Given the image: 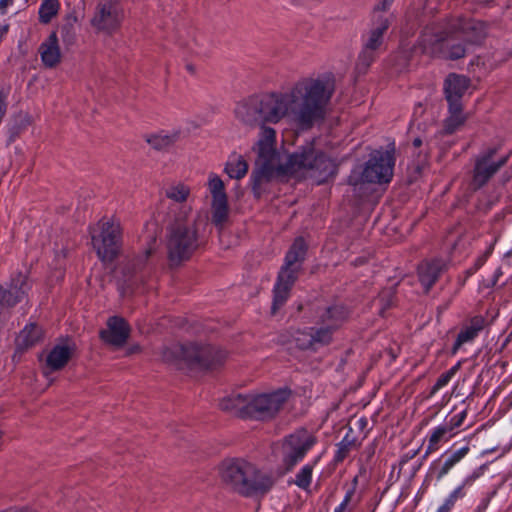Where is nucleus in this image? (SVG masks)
<instances>
[{"mask_svg":"<svg viewBox=\"0 0 512 512\" xmlns=\"http://www.w3.org/2000/svg\"><path fill=\"white\" fill-rule=\"evenodd\" d=\"M221 481L230 489L245 495H263L274 485L273 477L242 459H229L219 466Z\"/></svg>","mask_w":512,"mask_h":512,"instance_id":"3","label":"nucleus"},{"mask_svg":"<svg viewBox=\"0 0 512 512\" xmlns=\"http://www.w3.org/2000/svg\"><path fill=\"white\" fill-rule=\"evenodd\" d=\"M345 455H346L345 449L344 448H340L338 453H337L336 459L338 461H340V460L344 459Z\"/></svg>","mask_w":512,"mask_h":512,"instance_id":"44","label":"nucleus"},{"mask_svg":"<svg viewBox=\"0 0 512 512\" xmlns=\"http://www.w3.org/2000/svg\"><path fill=\"white\" fill-rule=\"evenodd\" d=\"M394 162L393 149L385 152L377 151L371 156L363 170L352 172L350 182L354 186L389 182L393 174Z\"/></svg>","mask_w":512,"mask_h":512,"instance_id":"9","label":"nucleus"},{"mask_svg":"<svg viewBox=\"0 0 512 512\" xmlns=\"http://www.w3.org/2000/svg\"><path fill=\"white\" fill-rule=\"evenodd\" d=\"M27 291L26 277L19 274L11 280L8 288L0 286V303L7 307L16 305L23 299Z\"/></svg>","mask_w":512,"mask_h":512,"instance_id":"20","label":"nucleus"},{"mask_svg":"<svg viewBox=\"0 0 512 512\" xmlns=\"http://www.w3.org/2000/svg\"><path fill=\"white\" fill-rule=\"evenodd\" d=\"M454 503H455V500L453 499V497L449 496L442 506H448L447 511L449 512L450 509L452 508V506L454 505Z\"/></svg>","mask_w":512,"mask_h":512,"instance_id":"43","label":"nucleus"},{"mask_svg":"<svg viewBox=\"0 0 512 512\" xmlns=\"http://www.w3.org/2000/svg\"><path fill=\"white\" fill-rule=\"evenodd\" d=\"M208 199L212 222L222 226L229 215L228 197L223 180L215 173H210L207 181Z\"/></svg>","mask_w":512,"mask_h":512,"instance_id":"10","label":"nucleus"},{"mask_svg":"<svg viewBox=\"0 0 512 512\" xmlns=\"http://www.w3.org/2000/svg\"><path fill=\"white\" fill-rule=\"evenodd\" d=\"M13 3V0H0V15L6 14L7 8Z\"/></svg>","mask_w":512,"mask_h":512,"instance_id":"40","label":"nucleus"},{"mask_svg":"<svg viewBox=\"0 0 512 512\" xmlns=\"http://www.w3.org/2000/svg\"><path fill=\"white\" fill-rule=\"evenodd\" d=\"M468 451V447H463L460 450L454 452L443 464L438 477L441 478L447 474L448 471L468 453Z\"/></svg>","mask_w":512,"mask_h":512,"instance_id":"31","label":"nucleus"},{"mask_svg":"<svg viewBox=\"0 0 512 512\" xmlns=\"http://www.w3.org/2000/svg\"><path fill=\"white\" fill-rule=\"evenodd\" d=\"M142 279L138 278L135 273V269L128 267L125 273V293L132 292L134 286L138 285Z\"/></svg>","mask_w":512,"mask_h":512,"instance_id":"34","label":"nucleus"},{"mask_svg":"<svg viewBox=\"0 0 512 512\" xmlns=\"http://www.w3.org/2000/svg\"><path fill=\"white\" fill-rule=\"evenodd\" d=\"M298 270L299 269H297V267L291 268L284 265L281 268L274 287V299L272 304L273 314H275L286 302L290 289L297 279Z\"/></svg>","mask_w":512,"mask_h":512,"instance_id":"13","label":"nucleus"},{"mask_svg":"<svg viewBox=\"0 0 512 512\" xmlns=\"http://www.w3.org/2000/svg\"><path fill=\"white\" fill-rule=\"evenodd\" d=\"M140 350H141L140 346L135 344L127 349V354L132 355V354L140 352Z\"/></svg>","mask_w":512,"mask_h":512,"instance_id":"42","label":"nucleus"},{"mask_svg":"<svg viewBox=\"0 0 512 512\" xmlns=\"http://www.w3.org/2000/svg\"><path fill=\"white\" fill-rule=\"evenodd\" d=\"M227 353L210 345H179L165 347L162 359L180 368L188 367L195 370L212 369L224 362Z\"/></svg>","mask_w":512,"mask_h":512,"instance_id":"6","label":"nucleus"},{"mask_svg":"<svg viewBox=\"0 0 512 512\" xmlns=\"http://www.w3.org/2000/svg\"><path fill=\"white\" fill-rule=\"evenodd\" d=\"M421 142H422V141H421V139L416 138V139L413 141V144H414V146L418 147V146H420V145H421Z\"/></svg>","mask_w":512,"mask_h":512,"instance_id":"45","label":"nucleus"},{"mask_svg":"<svg viewBox=\"0 0 512 512\" xmlns=\"http://www.w3.org/2000/svg\"><path fill=\"white\" fill-rule=\"evenodd\" d=\"M38 53L42 64L46 68H55L61 63L63 56L56 31L51 32V34L40 44Z\"/></svg>","mask_w":512,"mask_h":512,"instance_id":"17","label":"nucleus"},{"mask_svg":"<svg viewBox=\"0 0 512 512\" xmlns=\"http://www.w3.org/2000/svg\"><path fill=\"white\" fill-rule=\"evenodd\" d=\"M122 11L117 0H105L98 4L91 25L99 33L111 34L118 29Z\"/></svg>","mask_w":512,"mask_h":512,"instance_id":"11","label":"nucleus"},{"mask_svg":"<svg viewBox=\"0 0 512 512\" xmlns=\"http://www.w3.org/2000/svg\"><path fill=\"white\" fill-rule=\"evenodd\" d=\"M74 345L68 341L54 345L45 356L43 372L45 375L61 370L72 358Z\"/></svg>","mask_w":512,"mask_h":512,"instance_id":"14","label":"nucleus"},{"mask_svg":"<svg viewBox=\"0 0 512 512\" xmlns=\"http://www.w3.org/2000/svg\"><path fill=\"white\" fill-rule=\"evenodd\" d=\"M453 430V426H448V424H444L442 426L437 427L429 438L428 449L435 450L438 443L444 438V436Z\"/></svg>","mask_w":512,"mask_h":512,"instance_id":"32","label":"nucleus"},{"mask_svg":"<svg viewBox=\"0 0 512 512\" xmlns=\"http://www.w3.org/2000/svg\"><path fill=\"white\" fill-rule=\"evenodd\" d=\"M449 115L444 122V130L446 133H453L466 120V115L462 112V106L460 102L449 103Z\"/></svg>","mask_w":512,"mask_h":512,"instance_id":"25","label":"nucleus"},{"mask_svg":"<svg viewBox=\"0 0 512 512\" xmlns=\"http://www.w3.org/2000/svg\"><path fill=\"white\" fill-rule=\"evenodd\" d=\"M465 417H466V412L462 411V412L454 415L451 418L450 422L447 423V424H448V426H453V429L457 428V427H459L462 424V422H463Z\"/></svg>","mask_w":512,"mask_h":512,"instance_id":"36","label":"nucleus"},{"mask_svg":"<svg viewBox=\"0 0 512 512\" xmlns=\"http://www.w3.org/2000/svg\"><path fill=\"white\" fill-rule=\"evenodd\" d=\"M225 172L232 179H241L248 172V163L243 156L233 155L226 163Z\"/></svg>","mask_w":512,"mask_h":512,"instance_id":"27","label":"nucleus"},{"mask_svg":"<svg viewBox=\"0 0 512 512\" xmlns=\"http://www.w3.org/2000/svg\"><path fill=\"white\" fill-rule=\"evenodd\" d=\"M163 195L172 203L179 205V211L192 208L188 202L192 197V188L183 181H171L163 187Z\"/></svg>","mask_w":512,"mask_h":512,"instance_id":"18","label":"nucleus"},{"mask_svg":"<svg viewBox=\"0 0 512 512\" xmlns=\"http://www.w3.org/2000/svg\"><path fill=\"white\" fill-rule=\"evenodd\" d=\"M447 507H448V506H441V507L438 509V511H437V512H448V511H447Z\"/></svg>","mask_w":512,"mask_h":512,"instance_id":"46","label":"nucleus"},{"mask_svg":"<svg viewBox=\"0 0 512 512\" xmlns=\"http://www.w3.org/2000/svg\"><path fill=\"white\" fill-rule=\"evenodd\" d=\"M332 93L333 86L326 77H306L286 91L254 94L236 104V119L245 126L259 128L253 145L254 189L276 171L303 175L316 171L320 176L333 173V161L323 154L316 141L307 142L292 154L282 155L277 148V132L271 126L286 121L299 129H310L323 119Z\"/></svg>","mask_w":512,"mask_h":512,"instance_id":"1","label":"nucleus"},{"mask_svg":"<svg viewBox=\"0 0 512 512\" xmlns=\"http://www.w3.org/2000/svg\"><path fill=\"white\" fill-rule=\"evenodd\" d=\"M352 492H348L343 500V502L335 509L334 512H350V509L348 507L350 501H351V497H352Z\"/></svg>","mask_w":512,"mask_h":512,"instance_id":"37","label":"nucleus"},{"mask_svg":"<svg viewBox=\"0 0 512 512\" xmlns=\"http://www.w3.org/2000/svg\"><path fill=\"white\" fill-rule=\"evenodd\" d=\"M306 251V245L302 239H296L289 249L284 266L299 269V262L303 260Z\"/></svg>","mask_w":512,"mask_h":512,"instance_id":"28","label":"nucleus"},{"mask_svg":"<svg viewBox=\"0 0 512 512\" xmlns=\"http://www.w3.org/2000/svg\"><path fill=\"white\" fill-rule=\"evenodd\" d=\"M449 496L453 497V499L456 501L458 498L463 496L462 487H458L455 489Z\"/></svg>","mask_w":512,"mask_h":512,"instance_id":"41","label":"nucleus"},{"mask_svg":"<svg viewBox=\"0 0 512 512\" xmlns=\"http://www.w3.org/2000/svg\"><path fill=\"white\" fill-rule=\"evenodd\" d=\"M60 3L58 0H43L39 8V21L48 24L59 12Z\"/></svg>","mask_w":512,"mask_h":512,"instance_id":"29","label":"nucleus"},{"mask_svg":"<svg viewBox=\"0 0 512 512\" xmlns=\"http://www.w3.org/2000/svg\"><path fill=\"white\" fill-rule=\"evenodd\" d=\"M42 338V330L35 324L27 325L17 337V346L20 349H28L34 346Z\"/></svg>","mask_w":512,"mask_h":512,"instance_id":"26","label":"nucleus"},{"mask_svg":"<svg viewBox=\"0 0 512 512\" xmlns=\"http://www.w3.org/2000/svg\"><path fill=\"white\" fill-rule=\"evenodd\" d=\"M346 318L342 306L327 309L321 316L318 327L297 330L292 334V342L302 350L316 351L330 343L332 335Z\"/></svg>","mask_w":512,"mask_h":512,"instance_id":"7","label":"nucleus"},{"mask_svg":"<svg viewBox=\"0 0 512 512\" xmlns=\"http://www.w3.org/2000/svg\"><path fill=\"white\" fill-rule=\"evenodd\" d=\"M179 129L159 130L156 132L146 133L144 141L156 151H168L181 138Z\"/></svg>","mask_w":512,"mask_h":512,"instance_id":"19","label":"nucleus"},{"mask_svg":"<svg viewBox=\"0 0 512 512\" xmlns=\"http://www.w3.org/2000/svg\"><path fill=\"white\" fill-rule=\"evenodd\" d=\"M289 397L287 390L271 393L236 394L223 399L220 403L222 410L241 417L268 419L273 417Z\"/></svg>","mask_w":512,"mask_h":512,"instance_id":"5","label":"nucleus"},{"mask_svg":"<svg viewBox=\"0 0 512 512\" xmlns=\"http://www.w3.org/2000/svg\"><path fill=\"white\" fill-rule=\"evenodd\" d=\"M485 34V26L481 22L456 18L449 23L426 28L416 51L431 56L443 54L448 59L456 60L464 57Z\"/></svg>","mask_w":512,"mask_h":512,"instance_id":"2","label":"nucleus"},{"mask_svg":"<svg viewBox=\"0 0 512 512\" xmlns=\"http://www.w3.org/2000/svg\"><path fill=\"white\" fill-rule=\"evenodd\" d=\"M469 86V80L460 75L451 74L445 81V93L449 103L459 102Z\"/></svg>","mask_w":512,"mask_h":512,"instance_id":"21","label":"nucleus"},{"mask_svg":"<svg viewBox=\"0 0 512 512\" xmlns=\"http://www.w3.org/2000/svg\"><path fill=\"white\" fill-rule=\"evenodd\" d=\"M382 43V37L379 36L378 32H370L369 38L365 45V50L362 55V59L365 60L366 65L372 60L371 55L369 54V50H376L380 44Z\"/></svg>","mask_w":512,"mask_h":512,"instance_id":"30","label":"nucleus"},{"mask_svg":"<svg viewBox=\"0 0 512 512\" xmlns=\"http://www.w3.org/2000/svg\"><path fill=\"white\" fill-rule=\"evenodd\" d=\"M393 0H379V3L375 6L376 11H385L392 4Z\"/></svg>","mask_w":512,"mask_h":512,"instance_id":"39","label":"nucleus"},{"mask_svg":"<svg viewBox=\"0 0 512 512\" xmlns=\"http://www.w3.org/2000/svg\"><path fill=\"white\" fill-rule=\"evenodd\" d=\"M202 224L200 213H194L192 208H185L175 214L168 242L169 258L173 263L189 259L198 249Z\"/></svg>","mask_w":512,"mask_h":512,"instance_id":"4","label":"nucleus"},{"mask_svg":"<svg viewBox=\"0 0 512 512\" xmlns=\"http://www.w3.org/2000/svg\"><path fill=\"white\" fill-rule=\"evenodd\" d=\"M457 369H458V366H455V367L451 368L449 371H447L446 373L442 374L439 377V379L437 380V382L434 386V390H438V389L444 387L445 385H447V383L451 380L453 375L456 373Z\"/></svg>","mask_w":512,"mask_h":512,"instance_id":"35","label":"nucleus"},{"mask_svg":"<svg viewBox=\"0 0 512 512\" xmlns=\"http://www.w3.org/2000/svg\"><path fill=\"white\" fill-rule=\"evenodd\" d=\"M130 328L123 318L111 317L107 321V328L100 332L101 339L113 346L124 345L129 337Z\"/></svg>","mask_w":512,"mask_h":512,"instance_id":"16","label":"nucleus"},{"mask_svg":"<svg viewBox=\"0 0 512 512\" xmlns=\"http://www.w3.org/2000/svg\"><path fill=\"white\" fill-rule=\"evenodd\" d=\"M77 16L74 13L67 14L61 21L58 29L63 44L72 46L77 39Z\"/></svg>","mask_w":512,"mask_h":512,"instance_id":"23","label":"nucleus"},{"mask_svg":"<svg viewBox=\"0 0 512 512\" xmlns=\"http://www.w3.org/2000/svg\"><path fill=\"white\" fill-rule=\"evenodd\" d=\"M389 24H390V22H389V20H388L387 18L382 19V20L378 23L377 27H375L374 29H372V32H378V33H379V36L383 37L384 32H385V31L388 29V27H389Z\"/></svg>","mask_w":512,"mask_h":512,"instance_id":"38","label":"nucleus"},{"mask_svg":"<svg viewBox=\"0 0 512 512\" xmlns=\"http://www.w3.org/2000/svg\"><path fill=\"white\" fill-rule=\"evenodd\" d=\"M444 268V264L439 261L424 262L419 267V280L428 291L432 285L436 282L439 274Z\"/></svg>","mask_w":512,"mask_h":512,"instance_id":"22","label":"nucleus"},{"mask_svg":"<svg viewBox=\"0 0 512 512\" xmlns=\"http://www.w3.org/2000/svg\"><path fill=\"white\" fill-rule=\"evenodd\" d=\"M93 249L103 262L112 261L120 248L121 228L114 219H101L90 229Z\"/></svg>","mask_w":512,"mask_h":512,"instance_id":"8","label":"nucleus"},{"mask_svg":"<svg viewBox=\"0 0 512 512\" xmlns=\"http://www.w3.org/2000/svg\"><path fill=\"white\" fill-rule=\"evenodd\" d=\"M314 442L315 439L313 435L306 430H300L290 435L283 444V460L287 468H292L302 459Z\"/></svg>","mask_w":512,"mask_h":512,"instance_id":"12","label":"nucleus"},{"mask_svg":"<svg viewBox=\"0 0 512 512\" xmlns=\"http://www.w3.org/2000/svg\"><path fill=\"white\" fill-rule=\"evenodd\" d=\"M484 325L485 321L482 317L473 318L470 324L459 333L453 347V353H455L462 344L472 341L478 332L483 329Z\"/></svg>","mask_w":512,"mask_h":512,"instance_id":"24","label":"nucleus"},{"mask_svg":"<svg viewBox=\"0 0 512 512\" xmlns=\"http://www.w3.org/2000/svg\"><path fill=\"white\" fill-rule=\"evenodd\" d=\"M312 478V466L306 465L296 475L295 484L300 488H307L310 485Z\"/></svg>","mask_w":512,"mask_h":512,"instance_id":"33","label":"nucleus"},{"mask_svg":"<svg viewBox=\"0 0 512 512\" xmlns=\"http://www.w3.org/2000/svg\"><path fill=\"white\" fill-rule=\"evenodd\" d=\"M493 153L494 151H489L487 154L477 159L472 179V186L475 189L483 186L489 178L505 164L506 158H502L497 162L492 161Z\"/></svg>","mask_w":512,"mask_h":512,"instance_id":"15","label":"nucleus"}]
</instances>
